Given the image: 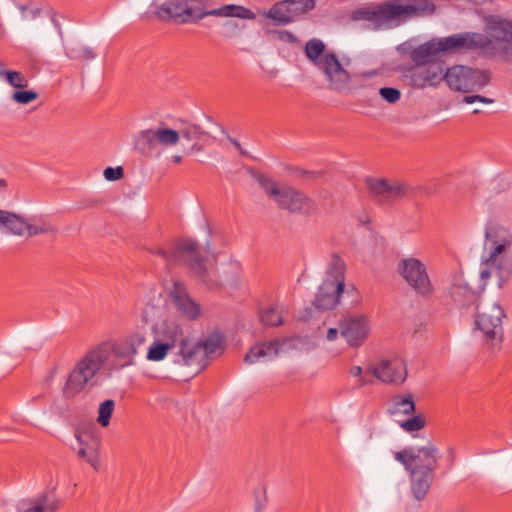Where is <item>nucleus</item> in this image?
<instances>
[{"label": "nucleus", "mask_w": 512, "mask_h": 512, "mask_svg": "<svg viewBox=\"0 0 512 512\" xmlns=\"http://www.w3.org/2000/svg\"><path fill=\"white\" fill-rule=\"evenodd\" d=\"M145 341L143 334L135 333L120 340L107 339L91 347L70 372L63 387L64 396H76L106 368L112 370L131 365Z\"/></svg>", "instance_id": "nucleus-1"}, {"label": "nucleus", "mask_w": 512, "mask_h": 512, "mask_svg": "<svg viewBox=\"0 0 512 512\" xmlns=\"http://www.w3.org/2000/svg\"><path fill=\"white\" fill-rule=\"evenodd\" d=\"M158 18L179 24L197 23L207 16L254 20L255 13L237 4L210 7L208 0H166L156 11Z\"/></svg>", "instance_id": "nucleus-2"}, {"label": "nucleus", "mask_w": 512, "mask_h": 512, "mask_svg": "<svg viewBox=\"0 0 512 512\" xmlns=\"http://www.w3.org/2000/svg\"><path fill=\"white\" fill-rule=\"evenodd\" d=\"M434 11L435 6L429 0H391L354 10V21L364 20L374 29H382L399 25L408 18L431 15Z\"/></svg>", "instance_id": "nucleus-3"}, {"label": "nucleus", "mask_w": 512, "mask_h": 512, "mask_svg": "<svg viewBox=\"0 0 512 512\" xmlns=\"http://www.w3.org/2000/svg\"><path fill=\"white\" fill-rule=\"evenodd\" d=\"M485 237L490 244V255L481 266L480 278L484 282L496 278L498 286L502 287L512 274V259L508 256L512 248V232L492 224L486 228Z\"/></svg>", "instance_id": "nucleus-4"}, {"label": "nucleus", "mask_w": 512, "mask_h": 512, "mask_svg": "<svg viewBox=\"0 0 512 512\" xmlns=\"http://www.w3.org/2000/svg\"><path fill=\"white\" fill-rule=\"evenodd\" d=\"M152 334L172 348H177L174 354V363L184 366L185 363L195 361L197 357L196 347H191L188 328L175 316H169L152 327Z\"/></svg>", "instance_id": "nucleus-5"}, {"label": "nucleus", "mask_w": 512, "mask_h": 512, "mask_svg": "<svg viewBox=\"0 0 512 512\" xmlns=\"http://www.w3.org/2000/svg\"><path fill=\"white\" fill-rule=\"evenodd\" d=\"M306 57L326 76L330 88L343 92L349 88L350 75L338 58L326 51L320 39L309 40L304 48Z\"/></svg>", "instance_id": "nucleus-6"}, {"label": "nucleus", "mask_w": 512, "mask_h": 512, "mask_svg": "<svg viewBox=\"0 0 512 512\" xmlns=\"http://www.w3.org/2000/svg\"><path fill=\"white\" fill-rule=\"evenodd\" d=\"M158 253L168 263H186L195 276L203 281L209 270L210 257H215L209 245L201 247L193 239L179 240L172 248H161Z\"/></svg>", "instance_id": "nucleus-7"}, {"label": "nucleus", "mask_w": 512, "mask_h": 512, "mask_svg": "<svg viewBox=\"0 0 512 512\" xmlns=\"http://www.w3.org/2000/svg\"><path fill=\"white\" fill-rule=\"evenodd\" d=\"M259 183L269 198L282 209L306 216L317 211L315 201L295 188L289 186L279 187L275 182L264 176L259 177Z\"/></svg>", "instance_id": "nucleus-8"}, {"label": "nucleus", "mask_w": 512, "mask_h": 512, "mask_svg": "<svg viewBox=\"0 0 512 512\" xmlns=\"http://www.w3.org/2000/svg\"><path fill=\"white\" fill-rule=\"evenodd\" d=\"M345 264L338 256H333L326 272V277L319 286L313 301L317 310H330L339 302L345 287Z\"/></svg>", "instance_id": "nucleus-9"}, {"label": "nucleus", "mask_w": 512, "mask_h": 512, "mask_svg": "<svg viewBox=\"0 0 512 512\" xmlns=\"http://www.w3.org/2000/svg\"><path fill=\"white\" fill-rule=\"evenodd\" d=\"M354 377L358 378L360 386L372 383L374 378L385 384L399 386L407 378V366L400 357L383 359L366 371H363L360 366H354Z\"/></svg>", "instance_id": "nucleus-10"}, {"label": "nucleus", "mask_w": 512, "mask_h": 512, "mask_svg": "<svg viewBox=\"0 0 512 512\" xmlns=\"http://www.w3.org/2000/svg\"><path fill=\"white\" fill-rule=\"evenodd\" d=\"M181 136L188 141H201L207 136V133L197 125L186 126L181 132L161 125L141 131L138 139L148 149H154L159 146H175Z\"/></svg>", "instance_id": "nucleus-11"}, {"label": "nucleus", "mask_w": 512, "mask_h": 512, "mask_svg": "<svg viewBox=\"0 0 512 512\" xmlns=\"http://www.w3.org/2000/svg\"><path fill=\"white\" fill-rule=\"evenodd\" d=\"M443 79L450 89L463 93L479 91L490 81V72L473 69L463 65H455L443 72Z\"/></svg>", "instance_id": "nucleus-12"}, {"label": "nucleus", "mask_w": 512, "mask_h": 512, "mask_svg": "<svg viewBox=\"0 0 512 512\" xmlns=\"http://www.w3.org/2000/svg\"><path fill=\"white\" fill-rule=\"evenodd\" d=\"M397 272L417 295L430 297L434 293V286L427 268L420 259L416 257L402 258L397 264Z\"/></svg>", "instance_id": "nucleus-13"}, {"label": "nucleus", "mask_w": 512, "mask_h": 512, "mask_svg": "<svg viewBox=\"0 0 512 512\" xmlns=\"http://www.w3.org/2000/svg\"><path fill=\"white\" fill-rule=\"evenodd\" d=\"M476 330L482 333L485 341L500 343L503 337L504 309L497 302L481 303L477 306Z\"/></svg>", "instance_id": "nucleus-14"}, {"label": "nucleus", "mask_w": 512, "mask_h": 512, "mask_svg": "<svg viewBox=\"0 0 512 512\" xmlns=\"http://www.w3.org/2000/svg\"><path fill=\"white\" fill-rule=\"evenodd\" d=\"M365 184L372 199L380 205H390L412 194V188L402 180L366 177Z\"/></svg>", "instance_id": "nucleus-15"}, {"label": "nucleus", "mask_w": 512, "mask_h": 512, "mask_svg": "<svg viewBox=\"0 0 512 512\" xmlns=\"http://www.w3.org/2000/svg\"><path fill=\"white\" fill-rule=\"evenodd\" d=\"M440 52L459 53L467 50L484 49L489 52L494 48L492 39L487 35L476 32H464L448 37L437 38Z\"/></svg>", "instance_id": "nucleus-16"}, {"label": "nucleus", "mask_w": 512, "mask_h": 512, "mask_svg": "<svg viewBox=\"0 0 512 512\" xmlns=\"http://www.w3.org/2000/svg\"><path fill=\"white\" fill-rule=\"evenodd\" d=\"M75 438L78 447L74 448L80 459L86 461L94 469L99 466V449L101 444L100 435L93 426L85 429H77Z\"/></svg>", "instance_id": "nucleus-17"}, {"label": "nucleus", "mask_w": 512, "mask_h": 512, "mask_svg": "<svg viewBox=\"0 0 512 512\" xmlns=\"http://www.w3.org/2000/svg\"><path fill=\"white\" fill-rule=\"evenodd\" d=\"M486 32L497 43L503 44L500 51H496L494 45L487 53L493 56L503 54L507 59L512 58V21L492 18L486 25ZM492 43L495 44L493 41Z\"/></svg>", "instance_id": "nucleus-18"}, {"label": "nucleus", "mask_w": 512, "mask_h": 512, "mask_svg": "<svg viewBox=\"0 0 512 512\" xmlns=\"http://www.w3.org/2000/svg\"><path fill=\"white\" fill-rule=\"evenodd\" d=\"M406 82L414 88L436 86L443 80V68L438 63L416 65L404 74Z\"/></svg>", "instance_id": "nucleus-19"}, {"label": "nucleus", "mask_w": 512, "mask_h": 512, "mask_svg": "<svg viewBox=\"0 0 512 512\" xmlns=\"http://www.w3.org/2000/svg\"><path fill=\"white\" fill-rule=\"evenodd\" d=\"M432 457L435 460V469L438 465V450L428 444L419 448H405L395 453V459L404 465L406 470H424L426 466L425 458Z\"/></svg>", "instance_id": "nucleus-20"}, {"label": "nucleus", "mask_w": 512, "mask_h": 512, "mask_svg": "<svg viewBox=\"0 0 512 512\" xmlns=\"http://www.w3.org/2000/svg\"><path fill=\"white\" fill-rule=\"evenodd\" d=\"M170 295L174 307L182 317L189 321H196L201 318V305L191 298L183 283L175 282Z\"/></svg>", "instance_id": "nucleus-21"}, {"label": "nucleus", "mask_w": 512, "mask_h": 512, "mask_svg": "<svg viewBox=\"0 0 512 512\" xmlns=\"http://www.w3.org/2000/svg\"><path fill=\"white\" fill-rule=\"evenodd\" d=\"M191 347H196L197 357L191 363H185L186 367H194L195 374L200 372L205 366L206 359L219 355L223 351V337L218 333L209 335L204 341L197 343L191 342Z\"/></svg>", "instance_id": "nucleus-22"}, {"label": "nucleus", "mask_w": 512, "mask_h": 512, "mask_svg": "<svg viewBox=\"0 0 512 512\" xmlns=\"http://www.w3.org/2000/svg\"><path fill=\"white\" fill-rule=\"evenodd\" d=\"M289 343V338H281L256 344L247 352L244 361L248 364H254L261 359L272 360L285 352Z\"/></svg>", "instance_id": "nucleus-23"}, {"label": "nucleus", "mask_w": 512, "mask_h": 512, "mask_svg": "<svg viewBox=\"0 0 512 512\" xmlns=\"http://www.w3.org/2000/svg\"><path fill=\"white\" fill-rule=\"evenodd\" d=\"M424 460L426 462L424 470H408L411 491L417 500L424 499L434 479L435 460L432 457H426Z\"/></svg>", "instance_id": "nucleus-24"}, {"label": "nucleus", "mask_w": 512, "mask_h": 512, "mask_svg": "<svg viewBox=\"0 0 512 512\" xmlns=\"http://www.w3.org/2000/svg\"><path fill=\"white\" fill-rule=\"evenodd\" d=\"M61 507L59 497L53 491H44L23 501L18 512H56Z\"/></svg>", "instance_id": "nucleus-25"}, {"label": "nucleus", "mask_w": 512, "mask_h": 512, "mask_svg": "<svg viewBox=\"0 0 512 512\" xmlns=\"http://www.w3.org/2000/svg\"><path fill=\"white\" fill-rule=\"evenodd\" d=\"M0 231L16 236L25 235V219L11 211L0 210Z\"/></svg>", "instance_id": "nucleus-26"}, {"label": "nucleus", "mask_w": 512, "mask_h": 512, "mask_svg": "<svg viewBox=\"0 0 512 512\" xmlns=\"http://www.w3.org/2000/svg\"><path fill=\"white\" fill-rule=\"evenodd\" d=\"M450 296L454 303L460 308L473 305L478 300V295L462 280H458L450 288Z\"/></svg>", "instance_id": "nucleus-27"}, {"label": "nucleus", "mask_w": 512, "mask_h": 512, "mask_svg": "<svg viewBox=\"0 0 512 512\" xmlns=\"http://www.w3.org/2000/svg\"><path fill=\"white\" fill-rule=\"evenodd\" d=\"M327 340H342L345 348L352 346V316H345L339 322L337 327L329 328L326 335Z\"/></svg>", "instance_id": "nucleus-28"}, {"label": "nucleus", "mask_w": 512, "mask_h": 512, "mask_svg": "<svg viewBox=\"0 0 512 512\" xmlns=\"http://www.w3.org/2000/svg\"><path fill=\"white\" fill-rule=\"evenodd\" d=\"M440 52L437 39H432L411 52V59L416 65H430L432 58Z\"/></svg>", "instance_id": "nucleus-29"}, {"label": "nucleus", "mask_w": 512, "mask_h": 512, "mask_svg": "<svg viewBox=\"0 0 512 512\" xmlns=\"http://www.w3.org/2000/svg\"><path fill=\"white\" fill-rule=\"evenodd\" d=\"M372 333V323L368 315L354 313V347L363 345Z\"/></svg>", "instance_id": "nucleus-30"}, {"label": "nucleus", "mask_w": 512, "mask_h": 512, "mask_svg": "<svg viewBox=\"0 0 512 512\" xmlns=\"http://www.w3.org/2000/svg\"><path fill=\"white\" fill-rule=\"evenodd\" d=\"M266 15L278 25H285L296 20L287 0L273 5Z\"/></svg>", "instance_id": "nucleus-31"}, {"label": "nucleus", "mask_w": 512, "mask_h": 512, "mask_svg": "<svg viewBox=\"0 0 512 512\" xmlns=\"http://www.w3.org/2000/svg\"><path fill=\"white\" fill-rule=\"evenodd\" d=\"M0 80L6 82L16 89H23L28 86V79L20 71L8 70L0 61Z\"/></svg>", "instance_id": "nucleus-32"}, {"label": "nucleus", "mask_w": 512, "mask_h": 512, "mask_svg": "<svg viewBox=\"0 0 512 512\" xmlns=\"http://www.w3.org/2000/svg\"><path fill=\"white\" fill-rule=\"evenodd\" d=\"M389 411L392 414L409 415L415 411V403L413 396L408 394L406 396L396 395L392 398Z\"/></svg>", "instance_id": "nucleus-33"}, {"label": "nucleus", "mask_w": 512, "mask_h": 512, "mask_svg": "<svg viewBox=\"0 0 512 512\" xmlns=\"http://www.w3.org/2000/svg\"><path fill=\"white\" fill-rule=\"evenodd\" d=\"M173 349L174 348L168 345V343H165L158 337L153 336V342L148 348L146 359L152 362H160L164 360L168 353Z\"/></svg>", "instance_id": "nucleus-34"}, {"label": "nucleus", "mask_w": 512, "mask_h": 512, "mask_svg": "<svg viewBox=\"0 0 512 512\" xmlns=\"http://www.w3.org/2000/svg\"><path fill=\"white\" fill-rule=\"evenodd\" d=\"M56 232V227L43 219H37L34 222H29L25 219V234L28 237L40 234H55Z\"/></svg>", "instance_id": "nucleus-35"}, {"label": "nucleus", "mask_w": 512, "mask_h": 512, "mask_svg": "<svg viewBox=\"0 0 512 512\" xmlns=\"http://www.w3.org/2000/svg\"><path fill=\"white\" fill-rule=\"evenodd\" d=\"M115 409V402L107 399L99 405L97 422L102 427H107L110 423L111 416Z\"/></svg>", "instance_id": "nucleus-36"}, {"label": "nucleus", "mask_w": 512, "mask_h": 512, "mask_svg": "<svg viewBox=\"0 0 512 512\" xmlns=\"http://www.w3.org/2000/svg\"><path fill=\"white\" fill-rule=\"evenodd\" d=\"M260 318L265 325L278 326L282 324L281 309L273 306L263 309Z\"/></svg>", "instance_id": "nucleus-37"}, {"label": "nucleus", "mask_w": 512, "mask_h": 512, "mask_svg": "<svg viewBox=\"0 0 512 512\" xmlns=\"http://www.w3.org/2000/svg\"><path fill=\"white\" fill-rule=\"evenodd\" d=\"M287 2L296 19L314 9L316 4V0H287Z\"/></svg>", "instance_id": "nucleus-38"}, {"label": "nucleus", "mask_w": 512, "mask_h": 512, "mask_svg": "<svg viewBox=\"0 0 512 512\" xmlns=\"http://www.w3.org/2000/svg\"><path fill=\"white\" fill-rule=\"evenodd\" d=\"M67 56L71 59L89 60L93 59L95 54L90 48L77 44L67 49Z\"/></svg>", "instance_id": "nucleus-39"}, {"label": "nucleus", "mask_w": 512, "mask_h": 512, "mask_svg": "<svg viewBox=\"0 0 512 512\" xmlns=\"http://www.w3.org/2000/svg\"><path fill=\"white\" fill-rule=\"evenodd\" d=\"M39 97L38 93L32 90L29 91H15L11 98L13 101L19 104H29L35 101Z\"/></svg>", "instance_id": "nucleus-40"}, {"label": "nucleus", "mask_w": 512, "mask_h": 512, "mask_svg": "<svg viewBox=\"0 0 512 512\" xmlns=\"http://www.w3.org/2000/svg\"><path fill=\"white\" fill-rule=\"evenodd\" d=\"M425 424V419L421 415H416L402 422L401 427L407 432H414L424 428Z\"/></svg>", "instance_id": "nucleus-41"}, {"label": "nucleus", "mask_w": 512, "mask_h": 512, "mask_svg": "<svg viewBox=\"0 0 512 512\" xmlns=\"http://www.w3.org/2000/svg\"><path fill=\"white\" fill-rule=\"evenodd\" d=\"M380 96L388 103L393 104L400 100L401 92L392 87H383L379 90Z\"/></svg>", "instance_id": "nucleus-42"}, {"label": "nucleus", "mask_w": 512, "mask_h": 512, "mask_svg": "<svg viewBox=\"0 0 512 512\" xmlns=\"http://www.w3.org/2000/svg\"><path fill=\"white\" fill-rule=\"evenodd\" d=\"M103 175L107 181H117L123 178L124 170L121 166L107 167L104 169Z\"/></svg>", "instance_id": "nucleus-43"}, {"label": "nucleus", "mask_w": 512, "mask_h": 512, "mask_svg": "<svg viewBox=\"0 0 512 512\" xmlns=\"http://www.w3.org/2000/svg\"><path fill=\"white\" fill-rule=\"evenodd\" d=\"M463 102L467 104H472L474 102H481L484 104H491L493 103V99L487 98L481 95H467L464 97Z\"/></svg>", "instance_id": "nucleus-44"}, {"label": "nucleus", "mask_w": 512, "mask_h": 512, "mask_svg": "<svg viewBox=\"0 0 512 512\" xmlns=\"http://www.w3.org/2000/svg\"><path fill=\"white\" fill-rule=\"evenodd\" d=\"M357 221L359 225L365 227L370 232L372 231L370 214L366 210L357 216Z\"/></svg>", "instance_id": "nucleus-45"}, {"label": "nucleus", "mask_w": 512, "mask_h": 512, "mask_svg": "<svg viewBox=\"0 0 512 512\" xmlns=\"http://www.w3.org/2000/svg\"><path fill=\"white\" fill-rule=\"evenodd\" d=\"M279 37H280L281 40L289 42V43H296L297 42V38L295 37V35H293L289 31H282L280 33Z\"/></svg>", "instance_id": "nucleus-46"}, {"label": "nucleus", "mask_w": 512, "mask_h": 512, "mask_svg": "<svg viewBox=\"0 0 512 512\" xmlns=\"http://www.w3.org/2000/svg\"><path fill=\"white\" fill-rule=\"evenodd\" d=\"M264 507V504L260 500H256L255 505V511L254 512H261Z\"/></svg>", "instance_id": "nucleus-47"}, {"label": "nucleus", "mask_w": 512, "mask_h": 512, "mask_svg": "<svg viewBox=\"0 0 512 512\" xmlns=\"http://www.w3.org/2000/svg\"><path fill=\"white\" fill-rule=\"evenodd\" d=\"M172 160L174 163L179 164L182 161V157L180 155H174Z\"/></svg>", "instance_id": "nucleus-48"}, {"label": "nucleus", "mask_w": 512, "mask_h": 512, "mask_svg": "<svg viewBox=\"0 0 512 512\" xmlns=\"http://www.w3.org/2000/svg\"><path fill=\"white\" fill-rule=\"evenodd\" d=\"M226 25L232 27L234 30H239V26L235 22H227Z\"/></svg>", "instance_id": "nucleus-49"}, {"label": "nucleus", "mask_w": 512, "mask_h": 512, "mask_svg": "<svg viewBox=\"0 0 512 512\" xmlns=\"http://www.w3.org/2000/svg\"><path fill=\"white\" fill-rule=\"evenodd\" d=\"M7 187V183L4 179H0V190H3Z\"/></svg>", "instance_id": "nucleus-50"}, {"label": "nucleus", "mask_w": 512, "mask_h": 512, "mask_svg": "<svg viewBox=\"0 0 512 512\" xmlns=\"http://www.w3.org/2000/svg\"><path fill=\"white\" fill-rule=\"evenodd\" d=\"M192 150H195V151H200L202 149L201 146H198L197 144H194L192 147H191Z\"/></svg>", "instance_id": "nucleus-51"}, {"label": "nucleus", "mask_w": 512, "mask_h": 512, "mask_svg": "<svg viewBox=\"0 0 512 512\" xmlns=\"http://www.w3.org/2000/svg\"><path fill=\"white\" fill-rule=\"evenodd\" d=\"M33 17H36L39 14V10L32 11Z\"/></svg>", "instance_id": "nucleus-52"}, {"label": "nucleus", "mask_w": 512, "mask_h": 512, "mask_svg": "<svg viewBox=\"0 0 512 512\" xmlns=\"http://www.w3.org/2000/svg\"><path fill=\"white\" fill-rule=\"evenodd\" d=\"M478 113H480V110H478V109L473 110V114H478Z\"/></svg>", "instance_id": "nucleus-53"}, {"label": "nucleus", "mask_w": 512, "mask_h": 512, "mask_svg": "<svg viewBox=\"0 0 512 512\" xmlns=\"http://www.w3.org/2000/svg\"><path fill=\"white\" fill-rule=\"evenodd\" d=\"M233 143H234V146H239L238 142H233Z\"/></svg>", "instance_id": "nucleus-54"}]
</instances>
